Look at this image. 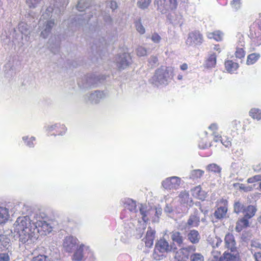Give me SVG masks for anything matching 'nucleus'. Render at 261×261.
<instances>
[{"mask_svg": "<svg viewBox=\"0 0 261 261\" xmlns=\"http://www.w3.org/2000/svg\"><path fill=\"white\" fill-rule=\"evenodd\" d=\"M31 222L26 216L18 218L14 223V232L18 234L19 242L25 245H31L37 240Z\"/></svg>", "mask_w": 261, "mask_h": 261, "instance_id": "nucleus-1", "label": "nucleus"}, {"mask_svg": "<svg viewBox=\"0 0 261 261\" xmlns=\"http://www.w3.org/2000/svg\"><path fill=\"white\" fill-rule=\"evenodd\" d=\"M196 248L194 245H189L180 248L175 252L174 261H187L190 256V261H204V256L200 253H194Z\"/></svg>", "mask_w": 261, "mask_h": 261, "instance_id": "nucleus-2", "label": "nucleus"}, {"mask_svg": "<svg viewBox=\"0 0 261 261\" xmlns=\"http://www.w3.org/2000/svg\"><path fill=\"white\" fill-rule=\"evenodd\" d=\"M248 36L252 45L256 47L261 45V16L250 25Z\"/></svg>", "mask_w": 261, "mask_h": 261, "instance_id": "nucleus-3", "label": "nucleus"}, {"mask_svg": "<svg viewBox=\"0 0 261 261\" xmlns=\"http://www.w3.org/2000/svg\"><path fill=\"white\" fill-rule=\"evenodd\" d=\"M177 248H173L171 245L164 239L159 240L155 244L153 256L156 260H161L164 256V253L177 250Z\"/></svg>", "mask_w": 261, "mask_h": 261, "instance_id": "nucleus-4", "label": "nucleus"}, {"mask_svg": "<svg viewBox=\"0 0 261 261\" xmlns=\"http://www.w3.org/2000/svg\"><path fill=\"white\" fill-rule=\"evenodd\" d=\"M105 80L106 76L105 75H97L95 74H87L83 80V83L82 85H81L79 82H78V84L84 88L96 87Z\"/></svg>", "mask_w": 261, "mask_h": 261, "instance_id": "nucleus-5", "label": "nucleus"}, {"mask_svg": "<svg viewBox=\"0 0 261 261\" xmlns=\"http://www.w3.org/2000/svg\"><path fill=\"white\" fill-rule=\"evenodd\" d=\"M154 5L162 13L175 9L177 6V0H155Z\"/></svg>", "mask_w": 261, "mask_h": 261, "instance_id": "nucleus-6", "label": "nucleus"}, {"mask_svg": "<svg viewBox=\"0 0 261 261\" xmlns=\"http://www.w3.org/2000/svg\"><path fill=\"white\" fill-rule=\"evenodd\" d=\"M108 96L106 92L100 90H95L93 92L87 93L84 96L86 102L92 104H98L101 99Z\"/></svg>", "mask_w": 261, "mask_h": 261, "instance_id": "nucleus-7", "label": "nucleus"}, {"mask_svg": "<svg viewBox=\"0 0 261 261\" xmlns=\"http://www.w3.org/2000/svg\"><path fill=\"white\" fill-rule=\"evenodd\" d=\"M55 25V20L51 19L45 22L40 21L38 30L40 32V36L43 38H47L51 33V30Z\"/></svg>", "mask_w": 261, "mask_h": 261, "instance_id": "nucleus-8", "label": "nucleus"}, {"mask_svg": "<svg viewBox=\"0 0 261 261\" xmlns=\"http://www.w3.org/2000/svg\"><path fill=\"white\" fill-rule=\"evenodd\" d=\"M132 58L128 53L119 54L116 60V65L119 70L124 69L132 63Z\"/></svg>", "mask_w": 261, "mask_h": 261, "instance_id": "nucleus-9", "label": "nucleus"}, {"mask_svg": "<svg viewBox=\"0 0 261 261\" xmlns=\"http://www.w3.org/2000/svg\"><path fill=\"white\" fill-rule=\"evenodd\" d=\"M203 41L202 34L198 30L191 31L188 34L186 43L189 46L200 45Z\"/></svg>", "mask_w": 261, "mask_h": 261, "instance_id": "nucleus-10", "label": "nucleus"}, {"mask_svg": "<svg viewBox=\"0 0 261 261\" xmlns=\"http://www.w3.org/2000/svg\"><path fill=\"white\" fill-rule=\"evenodd\" d=\"M79 243L76 238L72 236H67L63 240V247L65 251L72 253L77 247Z\"/></svg>", "mask_w": 261, "mask_h": 261, "instance_id": "nucleus-11", "label": "nucleus"}, {"mask_svg": "<svg viewBox=\"0 0 261 261\" xmlns=\"http://www.w3.org/2000/svg\"><path fill=\"white\" fill-rule=\"evenodd\" d=\"M180 184V179L177 176L167 178L162 182L163 187L166 189H177Z\"/></svg>", "mask_w": 261, "mask_h": 261, "instance_id": "nucleus-12", "label": "nucleus"}, {"mask_svg": "<svg viewBox=\"0 0 261 261\" xmlns=\"http://www.w3.org/2000/svg\"><path fill=\"white\" fill-rule=\"evenodd\" d=\"M31 221L32 222V225L33 226L34 230L37 229L38 232L43 231L45 232H47L49 233L51 231V227L46 221L38 220L35 222L32 220Z\"/></svg>", "mask_w": 261, "mask_h": 261, "instance_id": "nucleus-13", "label": "nucleus"}, {"mask_svg": "<svg viewBox=\"0 0 261 261\" xmlns=\"http://www.w3.org/2000/svg\"><path fill=\"white\" fill-rule=\"evenodd\" d=\"M172 244H171L173 248L181 247L184 245V239L182 234L177 231H173L170 233Z\"/></svg>", "mask_w": 261, "mask_h": 261, "instance_id": "nucleus-14", "label": "nucleus"}, {"mask_svg": "<svg viewBox=\"0 0 261 261\" xmlns=\"http://www.w3.org/2000/svg\"><path fill=\"white\" fill-rule=\"evenodd\" d=\"M155 230L152 229L150 227L148 228L145 237L143 239L146 247L151 248L153 244V241L155 238Z\"/></svg>", "mask_w": 261, "mask_h": 261, "instance_id": "nucleus-15", "label": "nucleus"}, {"mask_svg": "<svg viewBox=\"0 0 261 261\" xmlns=\"http://www.w3.org/2000/svg\"><path fill=\"white\" fill-rule=\"evenodd\" d=\"M88 250L89 247H85L83 244H81L79 246L75 249L74 253L73 254L71 259L73 261H82L84 258V248Z\"/></svg>", "mask_w": 261, "mask_h": 261, "instance_id": "nucleus-16", "label": "nucleus"}, {"mask_svg": "<svg viewBox=\"0 0 261 261\" xmlns=\"http://www.w3.org/2000/svg\"><path fill=\"white\" fill-rule=\"evenodd\" d=\"M224 241L226 248L230 250L231 252H234L236 250V243L232 234L227 233L225 237Z\"/></svg>", "mask_w": 261, "mask_h": 261, "instance_id": "nucleus-17", "label": "nucleus"}, {"mask_svg": "<svg viewBox=\"0 0 261 261\" xmlns=\"http://www.w3.org/2000/svg\"><path fill=\"white\" fill-rule=\"evenodd\" d=\"M215 261H240L239 253H231L225 251L223 255L219 258H217Z\"/></svg>", "mask_w": 261, "mask_h": 261, "instance_id": "nucleus-18", "label": "nucleus"}, {"mask_svg": "<svg viewBox=\"0 0 261 261\" xmlns=\"http://www.w3.org/2000/svg\"><path fill=\"white\" fill-rule=\"evenodd\" d=\"M221 201L223 203V206L218 207L214 213L215 217L219 219L223 218L227 212V201L222 199Z\"/></svg>", "mask_w": 261, "mask_h": 261, "instance_id": "nucleus-19", "label": "nucleus"}, {"mask_svg": "<svg viewBox=\"0 0 261 261\" xmlns=\"http://www.w3.org/2000/svg\"><path fill=\"white\" fill-rule=\"evenodd\" d=\"M11 245L10 239L7 236L0 234V251L8 250Z\"/></svg>", "mask_w": 261, "mask_h": 261, "instance_id": "nucleus-20", "label": "nucleus"}, {"mask_svg": "<svg viewBox=\"0 0 261 261\" xmlns=\"http://www.w3.org/2000/svg\"><path fill=\"white\" fill-rule=\"evenodd\" d=\"M224 66L225 69L230 73H234L239 67V65L238 63L230 60L225 61Z\"/></svg>", "mask_w": 261, "mask_h": 261, "instance_id": "nucleus-21", "label": "nucleus"}, {"mask_svg": "<svg viewBox=\"0 0 261 261\" xmlns=\"http://www.w3.org/2000/svg\"><path fill=\"white\" fill-rule=\"evenodd\" d=\"M249 226V220L244 217L239 219L237 223L235 229L236 231L240 232L244 229Z\"/></svg>", "mask_w": 261, "mask_h": 261, "instance_id": "nucleus-22", "label": "nucleus"}, {"mask_svg": "<svg viewBox=\"0 0 261 261\" xmlns=\"http://www.w3.org/2000/svg\"><path fill=\"white\" fill-rule=\"evenodd\" d=\"M188 240L192 244H197L199 243L200 236L198 231L196 230H191L187 234Z\"/></svg>", "mask_w": 261, "mask_h": 261, "instance_id": "nucleus-23", "label": "nucleus"}, {"mask_svg": "<svg viewBox=\"0 0 261 261\" xmlns=\"http://www.w3.org/2000/svg\"><path fill=\"white\" fill-rule=\"evenodd\" d=\"M256 212V207L253 205H249L245 208L243 212L244 213L243 217L249 220L255 215Z\"/></svg>", "mask_w": 261, "mask_h": 261, "instance_id": "nucleus-24", "label": "nucleus"}, {"mask_svg": "<svg viewBox=\"0 0 261 261\" xmlns=\"http://www.w3.org/2000/svg\"><path fill=\"white\" fill-rule=\"evenodd\" d=\"M214 140L216 142L221 141L222 144L226 147H229L231 145V139L226 136H221L219 135L215 136Z\"/></svg>", "mask_w": 261, "mask_h": 261, "instance_id": "nucleus-25", "label": "nucleus"}, {"mask_svg": "<svg viewBox=\"0 0 261 261\" xmlns=\"http://www.w3.org/2000/svg\"><path fill=\"white\" fill-rule=\"evenodd\" d=\"M260 57L259 53H252L247 56L246 64L250 65L255 63Z\"/></svg>", "mask_w": 261, "mask_h": 261, "instance_id": "nucleus-26", "label": "nucleus"}, {"mask_svg": "<svg viewBox=\"0 0 261 261\" xmlns=\"http://www.w3.org/2000/svg\"><path fill=\"white\" fill-rule=\"evenodd\" d=\"M223 33L220 31H215L213 32H210L207 34L208 38L213 39L217 41H221L222 40Z\"/></svg>", "mask_w": 261, "mask_h": 261, "instance_id": "nucleus-27", "label": "nucleus"}, {"mask_svg": "<svg viewBox=\"0 0 261 261\" xmlns=\"http://www.w3.org/2000/svg\"><path fill=\"white\" fill-rule=\"evenodd\" d=\"M200 222L199 217L197 214L191 215L187 221V225L189 226H197Z\"/></svg>", "mask_w": 261, "mask_h": 261, "instance_id": "nucleus-28", "label": "nucleus"}, {"mask_svg": "<svg viewBox=\"0 0 261 261\" xmlns=\"http://www.w3.org/2000/svg\"><path fill=\"white\" fill-rule=\"evenodd\" d=\"M217 56L215 53L211 54L206 60V66L207 68L214 67L216 64Z\"/></svg>", "mask_w": 261, "mask_h": 261, "instance_id": "nucleus-29", "label": "nucleus"}, {"mask_svg": "<svg viewBox=\"0 0 261 261\" xmlns=\"http://www.w3.org/2000/svg\"><path fill=\"white\" fill-rule=\"evenodd\" d=\"M8 211L5 207H0V224L4 223L8 218Z\"/></svg>", "mask_w": 261, "mask_h": 261, "instance_id": "nucleus-30", "label": "nucleus"}, {"mask_svg": "<svg viewBox=\"0 0 261 261\" xmlns=\"http://www.w3.org/2000/svg\"><path fill=\"white\" fill-rule=\"evenodd\" d=\"M125 207L131 212L136 213L137 210L136 202L133 200H128L125 203Z\"/></svg>", "mask_w": 261, "mask_h": 261, "instance_id": "nucleus-31", "label": "nucleus"}, {"mask_svg": "<svg viewBox=\"0 0 261 261\" xmlns=\"http://www.w3.org/2000/svg\"><path fill=\"white\" fill-rule=\"evenodd\" d=\"M249 115L253 119L259 120L261 119V111L257 108H252L249 111Z\"/></svg>", "mask_w": 261, "mask_h": 261, "instance_id": "nucleus-32", "label": "nucleus"}, {"mask_svg": "<svg viewBox=\"0 0 261 261\" xmlns=\"http://www.w3.org/2000/svg\"><path fill=\"white\" fill-rule=\"evenodd\" d=\"M192 195L198 199H202L203 198L201 190V187L200 186H196L192 189Z\"/></svg>", "mask_w": 261, "mask_h": 261, "instance_id": "nucleus-33", "label": "nucleus"}, {"mask_svg": "<svg viewBox=\"0 0 261 261\" xmlns=\"http://www.w3.org/2000/svg\"><path fill=\"white\" fill-rule=\"evenodd\" d=\"M244 44L241 45V47H237L234 53L236 58L240 59L244 58L246 55V52L244 50Z\"/></svg>", "mask_w": 261, "mask_h": 261, "instance_id": "nucleus-34", "label": "nucleus"}, {"mask_svg": "<svg viewBox=\"0 0 261 261\" xmlns=\"http://www.w3.org/2000/svg\"><path fill=\"white\" fill-rule=\"evenodd\" d=\"M199 147L201 149H205L211 146V142L208 141L206 137L202 138L199 141Z\"/></svg>", "mask_w": 261, "mask_h": 261, "instance_id": "nucleus-35", "label": "nucleus"}, {"mask_svg": "<svg viewBox=\"0 0 261 261\" xmlns=\"http://www.w3.org/2000/svg\"><path fill=\"white\" fill-rule=\"evenodd\" d=\"M206 170L208 172H214L215 173H220L221 169L216 164H210L206 167Z\"/></svg>", "mask_w": 261, "mask_h": 261, "instance_id": "nucleus-36", "label": "nucleus"}, {"mask_svg": "<svg viewBox=\"0 0 261 261\" xmlns=\"http://www.w3.org/2000/svg\"><path fill=\"white\" fill-rule=\"evenodd\" d=\"M246 207L240 201H236L233 204L234 212L239 214L243 213Z\"/></svg>", "mask_w": 261, "mask_h": 261, "instance_id": "nucleus-37", "label": "nucleus"}, {"mask_svg": "<svg viewBox=\"0 0 261 261\" xmlns=\"http://www.w3.org/2000/svg\"><path fill=\"white\" fill-rule=\"evenodd\" d=\"M140 213L142 216V219L144 222H147L149 221L148 217V211L146 210V208L143 205L139 208Z\"/></svg>", "mask_w": 261, "mask_h": 261, "instance_id": "nucleus-38", "label": "nucleus"}, {"mask_svg": "<svg viewBox=\"0 0 261 261\" xmlns=\"http://www.w3.org/2000/svg\"><path fill=\"white\" fill-rule=\"evenodd\" d=\"M89 7L88 3H86L84 1L81 0L76 5V8L79 11H83Z\"/></svg>", "mask_w": 261, "mask_h": 261, "instance_id": "nucleus-39", "label": "nucleus"}, {"mask_svg": "<svg viewBox=\"0 0 261 261\" xmlns=\"http://www.w3.org/2000/svg\"><path fill=\"white\" fill-rule=\"evenodd\" d=\"M31 261H55L51 259L48 256L44 255H39L34 257Z\"/></svg>", "mask_w": 261, "mask_h": 261, "instance_id": "nucleus-40", "label": "nucleus"}, {"mask_svg": "<svg viewBox=\"0 0 261 261\" xmlns=\"http://www.w3.org/2000/svg\"><path fill=\"white\" fill-rule=\"evenodd\" d=\"M135 27L137 31L140 34H143L145 32L144 27L141 23V19H139L138 21L135 22Z\"/></svg>", "mask_w": 261, "mask_h": 261, "instance_id": "nucleus-41", "label": "nucleus"}, {"mask_svg": "<svg viewBox=\"0 0 261 261\" xmlns=\"http://www.w3.org/2000/svg\"><path fill=\"white\" fill-rule=\"evenodd\" d=\"M151 2V0H140L138 2V6L142 9L148 8Z\"/></svg>", "mask_w": 261, "mask_h": 261, "instance_id": "nucleus-42", "label": "nucleus"}, {"mask_svg": "<svg viewBox=\"0 0 261 261\" xmlns=\"http://www.w3.org/2000/svg\"><path fill=\"white\" fill-rule=\"evenodd\" d=\"M136 54L139 57H143L147 55V49L141 46H138L136 49Z\"/></svg>", "mask_w": 261, "mask_h": 261, "instance_id": "nucleus-43", "label": "nucleus"}, {"mask_svg": "<svg viewBox=\"0 0 261 261\" xmlns=\"http://www.w3.org/2000/svg\"><path fill=\"white\" fill-rule=\"evenodd\" d=\"M230 4L233 9L238 10L241 7L242 2L241 0H232Z\"/></svg>", "mask_w": 261, "mask_h": 261, "instance_id": "nucleus-44", "label": "nucleus"}, {"mask_svg": "<svg viewBox=\"0 0 261 261\" xmlns=\"http://www.w3.org/2000/svg\"><path fill=\"white\" fill-rule=\"evenodd\" d=\"M208 129L212 132L213 135H214L215 137V136H217L218 135L217 134V132L218 130V125L217 123H214L211 124L209 126Z\"/></svg>", "mask_w": 261, "mask_h": 261, "instance_id": "nucleus-45", "label": "nucleus"}, {"mask_svg": "<svg viewBox=\"0 0 261 261\" xmlns=\"http://www.w3.org/2000/svg\"><path fill=\"white\" fill-rule=\"evenodd\" d=\"M204 173V171L202 170L196 169L193 171L192 175L195 178H199L203 175Z\"/></svg>", "mask_w": 261, "mask_h": 261, "instance_id": "nucleus-46", "label": "nucleus"}, {"mask_svg": "<svg viewBox=\"0 0 261 261\" xmlns=\"http://www.w3.org/2000/svg\"><path fill=\"white\" fill-rule=\"evenodd\" d=\"M258 181H261V174L255 175L247 179L248 183L252 184Z\"/></svg>", "mask_w": 261, "mask_h": 261, "instance_id": "nucleus-47", "label": "nucleus"}, {"mask_svg": "<svg viewBox=\"0 0 261 261\" xmlns=\"http://www.w3.org/2000/svg\"><path fill=\"white\" fill-rule=\"evenodd\" d=\"M41 0H26L27 3L30 8H35Z\"/></svg>", "mask_w": 261, "mask_h": 261, "instance_id": "nucleus-48", "label": "nucleus"}, {"mask_svg": "<svg viewBox=\"0 0 261 261\" xmlns=\"http://www.w3.org/2000/svg\"><path fill=\"white\" fill-rule=\"evenodd\" d=\"M151 40L154 43H159L161 38L157 33H154L151 36Z\"/></svg>", "mask_w": 261, "mask_h": 261, "instance_id": "nucleus-49", "label": "nucleus"}, {"mask_svg": "<svg viewBox=\"0 0 261 261\" xmlns=\"http://www.w3.org/2000/svg\"><path fill=\"white\" fill-rule=\"evenodd\" d=\"M148 62L151 66L155 65L158 62V57L154 56H151L148 61Z\"/></svg>", "mask_w": 261, "mask_h": 261, "instance_id": "nucleus-50", "label": "nucleus"}, {"mask_svg": "<svg viewBox=\"0 0 261 261\" xmlns=\"http://www.w3.org/2000/svg\"><path fill=\"white\" fill-rule=\"evenodd\" d=\"M19 30L22 34H27L28 32L27 25L23 23H20L19 24Z\"/></svg>", "mask_w": 261, "mask_h": 261, "instance_id": "nucleus-51", "label": "nucleus"}, {"mask_svg": "<svg viewBox=\"0 0 261 261\" xmlns=\"http://www.w3.org/2000/svg\"><path fill=\"white\" fill-rule=\"evenodd\" d=\"M0 261H10V256L7 253H0Z\"/></svg>", "mask_w": 261, "mask_h": 261, "instance_id": "nucleus-52", "label": "nucleus"}, {"mask_svg": "<svg viewBox=\"0 0 261 261\" xmlns=\"http://www.w3.org/2000/svg\"><path fill=\"white\" fill-rule=\"evenodd\" d=\"M35 137H32L30 138V140H29V141H28L27 142V145L29 147H33V141H35Z\"/></svg>", "mask_w": 261, "mask_h": 261, "instance_id": "nucleus-53", "label": "nucleus"}, {"mask_svg": "<svg viewBox=\"0 0 261 261\" xmlns=\"http://www.w3.org/2000/svg\"><path fill=\"white\" fill-rule=\"evenodd\" d=\"M256 261H261V253L256 252L254 255Z\"/></svg>", "mask_w": 261, "mask_h": 261, "instance_id": "nucleus-54", "label": "nucleus"}, {"mask_svg": "<svg viewBox=\"0 0 261 261\" xmlns=\"http://www.w3.org/2000/svg\"><path fill=\"white\" fill-rule=\"evenodd\" d=\"M217 1L222 6H225L227 4V0H217Z\"/></svg>", "mask_w": 261, "mask_h": 261, "instance_id": "nucleus-55", "label": "nucleus"}, {"mask_svg": "<svg viewBox=\"0 0 261 261\" xmlns=\"http://www.w3.org/2000/svg\"><path fill=\"white\" fill-rule=\"evenodd\" d=\"M180 68L182 70H186L188 69V65L186 63H184L180 65Z\"/></svg>", "mask_w": 261, "mask_h": 261, "instance_id": "nucleus-56", "label": "nucleus"}, {"mask_svg": "<svg viewBox=\"0 0 261 261\" xmlns=\"http://www.w3.org/2000/svg\"><path fill=\"white\" fill-rule=\"evenodd\" d=\"M58 126V124H55V125H51L48 127V129L49 130H52L54 129L56 127H57Z\"/></svg>", "mask_w": 261, "mask_h": 261, "instance_id": "nucleus-57", "label": "nucleus"}, {"mask_svg": "<svg viewBox=\"0 0 261 261\" xmlns=\"http://www.w3.org/2000/svg\"><path fill=\"white\" fill-rule=\"evenodd\" d=\"M214 49L217 51H219V52L220 51L219 45H216L214 47Z\"/></svg>", "mask_w": 261, "mask_h": 261, "instance_id": "nucleus-58", "label": "nucleus"}, {"mask_svg": "<svg viewBox=\"0 0 261 261\" xmlns=\"http://www.w3.org/2000/svg\"><path fill=\"white\" fill-rule=\"evenodd\" d=\"M177 79L178 80H182V75L181 74H179L178 76H177Z\"/></svg>", "mask_w": 261, "mask_h": 261, "instance_id": "nucleus-59", "label": "nucleus"}, {"mask_svg": "<svg viewBox=\"0 0 261 261\" xmlns=\"http://www.w3.org/2000/svg\"><path fill=\"white\" fill-rule=\"evenodd\" d=\"M233 125H236V127H237V125H238V122L237 120H235L232 123Z\"/></svg>", "mask_w": 261, "mask_h": 261, "instance_id": "nucleus-60", "label": "nucleus"}, {"mask_svg": "<svg viewBox=\"0 0 261 261\" xmlns=\"http://www.w3.org/2000/svg\"><path fill=\"white\" fill-rule=\"evenodd\" d=\"M253 169L255 171H259V169H258L257 167H253Z\"/></svg>", "mask_w": 261, "mask_h": 261, "instance_id": "nucleus-61", "label": "nucleus"}, {"mask_svg": "<svg viewBox=\"0 0 261 261\" xmlns=\"http://www.w3.org/2000/svg\"><path fill=\"white\" fill-rule=\"evenodd\" d=\"M22 139L23 140L25 141L27 139H28V137H23Z\"/></svg>", "mask_w": 261, "mask_h": 261, "instance_id": "nucleus-62", "label": "nucleus"}, {"mask_svg": "<svg viewBox=\"0 0 261 261\" xmlns=\"http://www.w3.org/2000/svg\"><path fill=\"white\" fill-rule=\"evenodd\" d=\"M259 187L260 189H261V182L259 183Z\"/></svg>", "mask_w": 261, "mask_h": 261, "instance_id": "nucleus-63", "label": "nucleus"}, {"mask_svg": "<svg viewBox=\"0 0 261 261\" xmlns=\"http://www.w3.org/2000/svg\"><path fill=\"white\" fill-rule=\"evenodd\" d=\"M238 124L240 125V122H238Z\"/></svg>", "mask_w": 261, "mask_h": 261, "instance_id": "nucleus-64", "label": "nucleus"}]
</instances>
